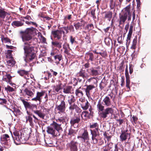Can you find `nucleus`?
Wrapping results in <instances>:
<instances>
[{
	"label": "nucleus",
	"mask_w": 151,
	"mask_h": 151,
	"mask_svg": "<svg viewBox=\"0 0 151 151\" xmlns=\"http://www.w3.org/2000/svg\"><path fill=\"white\" fill-rule=\"evenodd\" d=\"M33 112L36 114L38 116L42 119H44V118L46 115L45 111L42 110H32Z\"/></svg>",
	"instance_id": "nucleus-27"
},
{
	"label": "nucleus",
	"mask_w": 151,
	"mask_h": 151,
	"mask_svg": "<svg viewBox=\"0 0 151 151\" xmlns=\"http://www.w3.org/2000/svg\"><path fill=\"white\" fill-rule=\"evenodd\" d=\"M131 119H132L133 122L135 124H136L137 123V120H138L137 117L134 115L131 118Z\"/></svg>",
	"instance_id": "nucleus-63"
},
{
	"label": "nucleus",
	"mask_w": 151,
	"mask_h": 151,
	"mask_svg": "<svg viewBox=\"0 0 151 151\" xmlns=\"http://www.w3.org/2000/svg\"><path fill=\"white\" fill-rule=\"evenodd\" d=\"M19 99L22 102L25 108L27 110V113L29 115L28 116L26 117V121H29L30 125H33V119L31 116H32L33 115L28 110V109L33 110L35 107H37V106L35 104H32L30 102L25 101L22 97H20Z\"/></svg>",
	"instance_id": "nucleus-3"
},
{
	"label": "nucleus",
	"mask_w": 151,
	"mask_h": 151,
	"mask_svg": "<svg viewBox=\"0 0 151 151\" xmlns=\"http://www.w3.org/2000/svg\"><path fill=\"white\" fill-rule=\"evenodd\" d=\"M102 14L104 19H107L110 21L112 17L113 13L112 12L110 11H105L103 12Z\"/></svg>",
	"instance_id": "nucleus-21"
},
{
	"label": "nucleus",
	"mask_w": 151,
	"mask_h": 151,
	"mask_svg": "<svg viewBox=\"0 0 151 151\" xmlns=\"http://www.w3.org/2000/svg\"><path fill=\"white\" fill-rule=\"evenodd\" d=\"M12 78V77L9 74H6L5 75L3 78V81H6V82H10Z\"/></svg>",
	"instance_id": "nucleus-41"
},
{
	"label": "nucleus",
	"mask_w": 151,
	"mask_h": 151,
	"mask_svg": "<svg viewBox=\"0 0 151 151\" xmlns=\"http://www.w3.org/2000/svg\"><path fill=\"white\" fill-rule=\"evenodd\" d=\"M81 116L82 119L85 120H87L90 119L91 116L89 114L88 111H85L81 112Z\"/></svg>",
	"instance_id": "nucleus-29"
},
{
	"label": "nucleus",
	"mask_w": 151,
	"mask_h": 151,
	"mask_svg": "<svg viewBox=\"0 0 151 151\" xmlns=\"http://www.w3.org/2000/svg\"><path fill=\"white\" fill-rule=\"evenodd\" d=\"M21 93H22V95L25 97H26L27 96L32 97L34 94L30 89L27 88H25L23 90V92H22V91H21Z\"/></svg>",
	"instance_id": "nucleus-20"
},
{
	"label": "nucleus",
	"mask_w": 151,
	"mask_h": 151,
	"mask_svg": "<svg viewBox=\"0 0 151 151\" xmlns=\"http://www.w3.org/2000/svg\"><path fill=\"white\" fill-rule=\"evenodd\" d=\"M63 48L64 50V53L68 55H69L70 53L69 52L70 49L69 44L67 43H65L63 45Z\"/></svg>",
	"instance_id": "nucleus-34"
},
{
	"label": "nucleus",
	"mask_w": 151,
	"mask_h": 151,
	"mask_svg": "<svg viewBox=\"0 0 151 151\" xmlns=\"http://www.w3.org/2000/svg\"><path fill=\"white\" fill-rule=\"evenodd\" d=\"M86 23V22L84 20L81 19L74 22L73 25L76 30H81L85 26Z\"/></svg>",
	"instance_id": "nucleus-13"
},
{
	"label": "nucleus",
	"mask_w": 151,
	"mask_h": 151,
	"mask_svg": "<svg viewBox=\"0 0 151 151\" xmlns=\"http://www.w3.org/2000/svg\"><path fill=\"white\" fill-rule=\"evenodd\" d=\"M15 63V61L13 59L7 61L6 65L10 67H12Z\"/></svg>",
	"instance_id": "nucleus-47"
},
{
	"label": "nucleus",
	"mask_w": 151,
	"mask_h": 151,
	"mask_svg": "<svg viewBox=\"0 0 151 151\" xmlns=\"http://www.w3.org/2000/svg\"><path fill=\"white\" fill-rule=\"evenodd\" d=\"M127 17L122 14H119V18L118 22L119 25H124L127 19Z\"/></svg>",
	"instance_id": "nucleus-24"
},
{
	"label": "nucleus",
	"mask_w": 151,
	"mask_h": 151,
	"mask_svg": "<svg viewBox=\"0 0 151 151\" xmlns=\"http://www.w3.org/2000/svg\"><path fill=\"white\" fill-rule=\"evenodd\" d=\"M113 95V93L111 92L110 94L108 95V96L110 97V98L108 96H106L104 99L103 101L105 105L106 106H109L111 105V99L114 98V97Z\"/></svg>",
	"instance_id": "nucleus-14"
},
{
	"label": "nucleus",
	"mask_w": 151,
	"mask_h": 151,
	"mask_svg": "<svg viewBox=\"0 0 151 151\" xmlns=\"http://www.w3.org/2000/svg\"><path fill=\"white\" fill-rule=\"evenodd\" d=\"M95 55L92 52H88L85 55V59L88 62L89 61H93L94 60Z\"/></svg>",
	"instance_id": "nucleus-18"
},
{
	"label": "nucleus",
	"mask_w": 151,
	"mask_h": 151,
	"mask_svg": "<svg viewBox=\"0 0 151 151\" xmlns=\"http://www.w3.org/2000/svg\"><path fill=\"white\" fill-rule=\"evenodd\" d=\"M78 139H81L84 142L89 139L88 132L87 129H81L78 132V135L77 136Z\"/></svg>",
	"instance_id": "nucleus-5"
},
{
	"label": "nucleus",
	"mask_w": 151,
	"mask_h": 151,
	"mask_svg": "<svg viewBox=\"0 0 151 151\" xmlns=\"http://www.w3.org/2000/svg\"><path fill=\"white\" fill-rule=\"evenodd\" d=\"M7 101L6 99L0 98V104L3 105L7 104Z\"/></svg>",
	"instance_id": "nucleus-58"
},
{
	"label": "nucleus",
	"mask_w": 151,
	"mask_h": 151,
	"mask_svg": "<svg viewBox=\"0 0 151 151\" xmlns=\"http://www.w3.org/2000/svg\"><path fill=\"white\" fill-rule=\"evenodd\" d=\"M115 6V2L113 0H110L109 6L111 9H113Z\"/></svg>",
	"instance_id": "nucleus-53"
},
{
	"label": "nucleus",
	"mask_w": 151,
	"mask_h": 151,
	"mask_svg": "<svg viewBox=\"0 0 151 151\" xmlns=\"http://www.w3.org/2000/svg\"><path fill=\"white\" fill-rule=\"evenodd\" d=\"M117 70L119 73L124 71V62H122L119 64V66L117 67Z\"/></svg>",
	"instance_id": "nucleus-42"
},
{
	"label": "nucleus",
	"mask_w": 151,
	"mask_h": 151,
	"mask_svg": "<svg viewBox=\"0 0 151 151\" xmlns=\"http://www.w3.org/2000/svg\"><path fill=\"white\" fill-rule=\"evenodd\" d=\"M52 44L54 47H57L59 49L62 47V43L57 41L52 42Z\"/></svg>",
	"instance_id": "nucleus-40"
},
{
	"label": "nucleus",
	"mask_w": 151,
	"mask_h": 151,
	"mask_svg": "<svg viewBox=\"0 0 151 151\" xmlns=\"http://www.w3.org/2000/svg\"><path fill=\"white\" fill-rule=\"evenodd\" d=\"M83 89V88H82L81 87H80L79 88H77L75 91L76 96L78 97H83L84 95L82 91Z\"/></svg>",
	"instance_id": "nucleus-33"
},
{
	"label": "nucleus",
	"mask_w": 151,
	"mask_h": 151,
	"mask_svg": "<svg viewBox=\"0 0 151 151\" xmlns=\"http://www.w3.org/2000/svg\"><path fill=\"white\" fill-rule=\"evenodd\" d=\"M89 128L91 129L90 130L91 134L92 135L99 133V125L97 122L90 124L89 125Z\"/></svg>",
	"instance_id": "nucleus-11"
},
{
	"label": "nucleus",
	"mask_w": 151,
	"mask_h": 151,
	"mask_svg": "<svg viewBox=\"0 0 151 151\" xmlns=\"http://www.w3.org/2000/svg\"><path fill=\"white\" fill-rule=\"evenodd\" d=\"M25 23L28 24L29 25H30L31 24H32L33 25L35 26V27H38V24L36 22H33L32 21H26L25 22Z\"/></svg>",
	"instance_id": "nucleus-52"
},
{
	"label": "nucleus",
	"mask_w": 151,
	"mask_h": 151,
	"mask_svg": "<svg viewBox=\"0 0 151 151\" xmlns=\"http://www.w3.org/2000/svg\"><path fill=\"white\" fill-rule=\"evenodd\" d=\"M62 84L61 82H59L58 84L56 85H54L53 86V91L56 94L60 92V90L62 89Z\"/></svg>",
	"instance_id": "nucleus-26"
},
{
	"label": "nucleus",
	"mask_w": 151,
	"mask_h": 151,
	"mask_svg": "<svg viewBox=\"0 0 151 151\" xmlns=\"http://www.w3.org/2000/svg\"><path fill=\"white\" fill-rule=\"evenodd\" d=\"M104 136L107 139V140L108 142L111 140V139L112 137L111 136H109V134L106 132H104Z\"/></svg>",
	"instance_id": "nucleus-54"
},
{
	"label": "nucleus",
	"mask_w": 151,
	"mask_h": 151,
	"mask_svg": "<svg viewBox=\"0 0 151 151\" xmlns=\"http://www.w3.org/2000/svg\"><path fill=\"white\" fill-rule=\"evenodd\" d=\"M91 139L92 143L94 144L98 143V145L101 146L104 144L103 139L100 136L99 133L92 135Z\"/></svg>",
	"instance_id": "nucleus-8"
},
{
	"label": "nucleus",
	"mask_w": 151,
	"mask_h": 151,
	"mask_svg": "<svg viewBox=\"0 0 151 151\" xmlns=\"http://www.w3.org/2000/svg\"><path fill=\"white\" fill-rule=\"evenodd\" d=\"M70 41L71 44L73 45L74 43L77 44V42L76 41V38L72 36H70Z\"/></svg>",
	"instance_id": "nucleus-56"
},
{
	"label": "nucleus",
	"mask_w": 151,
	"mask_h": 151,
	"mask_svg": "<svg viewBox=\"0 0 151 151\" xmlns=\"http://www.w3.org/2000/svg\"><path fill=\"white\" fill-rule=\"evenodd\" d=\"M99 54L104 58H106L107 56V52L106 51H104L103 52H99Z\"/></svg>",
	"instance_id": "nucleus-60"
},
{
	"label": "nucleus",
	"mask_w": 151,
	"mask_h": 151,
	"mask_svg": "<svg viewBox=\"0 0 151 151\" xmlns=\"http://www.w3.org/2000/svg\"><path fill=\"white\" fill-rule=\"evenodd\" d=\"M125 75L126 78V87L128 89V91H130V77L128 70V66L127 65L125 70Z\"/></svg>",
	"instance_id": "nucleus-15"
},
{
	"label": "nucleus",
	"mask_w": 151,
	"mask_h": 151,
	"mask_svg": "<svg viewBox=\"0 0 151 151\" xmlns=\"http://www.w3.org/2000/svg\"><path fill=\"white\" fill-rule=\"evenodd\" d=\"M80 105L81 108L83 110H86L89 108L90 104L88 101H87L85 103L80 104Z\"/></svg>",
	"instance_id": "nucleus-39"
},
{
	"label": "nucleus",
	"mask_w": 151,
	"mask_h": 151,
	"mask_svg": "<svg viewBox=\"0 0 151 151\" xmlns=\"http://www.w3.org/2000/svg\"><path fill=\"white\" fill-rule=\"evenodd\" d=\"M106 84L102 81L99 84L100 89L101 90L106 86Z\"/></svg>",
	"instance_id": "nucleus-57"
},
{
	"label": "nucleus",
	"mask_w": 151,
	"mask_h": 151,
	"mask_svg": "<svg viewBox=\"0 0 151 151\" xmlns=\"http://www.w3.org/2000/svg\"><path fill=\"white\" fill-rule=\"evenodd\" d=\"M78 142L74 140H72L67 144V146L69 147L70 151H78Z\"/></svg>",
	"instance_id": "nucleus-12"
},
{
	"label": "nucleus",
	"mask_w": 151,
	"mask_h": 151,
	"mask_svg": "<svg viewBox=\"0 0 151 151\" xmlns=\"http://www.w3.org/2000/svg\"><path fill=\"white\" fill-rule=\"evenodd\" d=\"M79 101L81 102L80 104L85 103L86 101H88L86 100L83 97H82L79 99Z\"/></svg>",
	"instance_id": "nucleus-64"
},
{
	"label": "nucleus",
	"mask_w": 151,
	"mask_h": 151,
	"mask_svg": "<svg viewBox=\"0 0 151 151\" xmlns=\"http://www.w3.org/2000/svg\"><path fill=\"white\" fill-rule=\"evenodd\" d=\"M97 108L100 117L103 119H106L108 115L111 114L110 119L112 117L113 113V109L111 108L107 107L104 109V106L101 102V100H99L97 105Z\"/></svg>",
	"instance_id": "nucleus-2"
},
{
	"label": "nucleus",
	"mask_w": 151,
	"mask_h": 151,
	"mask_svg": "<svg viewBox=\"0 0 151 151\" xmlns=\"http://www.w3.org/2000/svg\"><path fill=\"white\" fill-rule=\"evenodd\" d=\"M5 90L7 92H10L14 91V89L10 86L8 85L7 87L5 88Z\"/></svg>",
	"instance_id": "nucleus-51"
},
{
	"label": "nucleus",
	"mask_w": 151,
	"mask_h": 151,
	"mask_svg": "<svg viewBox=\"0 0 151 151\" xmlns=\"http://www.w3.org/2000/svg\"><path fill=\"white\" fill-rule=\"evenodd\" d=\"M72 88V86H68L63 89V92L66 94L71 93V89Z\"/></svg>",
	"instance_id": "nucleus-38"
},
{
	"label": "nucleus",
	"mask_w": 151,
	"mask_h": 151,
	"mask_svg": "<svg viewBox=\"0 0 151 151\" xmlns=\"http://www.w3.org/2000/svg\"><path fill=\"white\" fill-rule=\"evenodd\" d=\"M81 121V116L80 115L78 116L75 115L74 117L71 118L70 123L71 127L74 128L77 127L79 123Z\"/></svg>",
	"instance_id": "nucleus-10"
},
{
	"label": "nucleus",
	"mask_w": 151,
	"mask_h": 151,
	"mask_svg": "<svg viewBox=\"0 0 151 151\" xmlns=\"http://www.w3.org/2000/svg\"><path fill=\"white\" fill-rule=\"evenodd\" d=\"M66 116H63L58 118L57 119H56V121L57 122H62L64 124L65 123L66 124V122H65V119L66 118Z\"/></svg>",
	"instance_id": "nucleus-49"
},
{
	"label": "nucleus",
	"mask_w": 151,
	"mask_h": 151,
	"mask_svg": "<svg viewBox=\"0 0 151 151\" xmlns=\"http://www.w3.org/2000/svg\"><path fill=\"white\" fill-rule=\"evenodd\" d=\"M85 86L86 87V88H85L86 95L88 97H89L90 96L93 90L97 86V81L94 82L93 84L86 85Z\"/></svg>",
	"instance_id": "nucleus-9"
},
{
	"label": "nucleus",
	"mask_w": 151,
	"mask_h": 151,
	"mask_svg": "<svg viewBox=\"0 0 151 151\" xmlns=\"http://www.w3.org/2000/svg\"><path fill=\"white\" fill-rule=\"evenodd\" d=\"M67 101L68 104H71V103H75L76 100L74 96L73 95H71L68 97Z\"/></svg>",
	"instance_id": "nucleus-37"
},
{
	"label": "nucleus",
	"mask_w": 151,
	"mask_h": 151,
	"mask_svg": "<svg viewBox=\"0 0 151 151\" xmlns=\"http://www.w3.org/2000/svg\"><path fill=\"white\" fill-rule=\"evenodd\" d=\"M76 134V131L72 129V128H70L69 130V132L68 135L72 137V136H74Z\"/></svg>",
	"instance_id": "nucleus-50"
},
{
	"label": "nucleus",
	"mask_w": 151,
	"mask_h": 151,
	"mask_svg": "<svg viewBox=\"0 0 151 151\" xmlns=\"http://www.w3.org/2000/svg\"><path fill=\"white\" fill-rule=\"evenodd\" d=\"M45 94V91H42L41 92H37L36 94V96L35 97L32 98V100L37 101H39L40 102L42 101V97Z\"/></svg>",
	"instance_id": "nucleus-19"
},
{
	"label": "nucleus",
	"mask_w": 151,
	"mask_h": 151,
	"mask_svg": "<svg viewBox=\"0 0 151 151\" xmlns=\"http://www.w3.org/2000/svg\"><path fill=\"white\" fill-rule=\"evenodd\" d=\"M137 36L136 35L134 38L133 39L132 45L131 47V49L135 50L136 47V45L137 42Z\"/></svg>",
	"instance_id": "nucleus-45"
},
{
	"label": "nucleus",
	"mask_w": 151,
	"mask_h": 151,
	"mask_svg": "<svg viewBox=\"0 0 151 151\" xmlns=\"http://www.w3.org/2000/svg\"><path fill=\"white\" fill-rule=\"evenodd\" d=\"M54 58L55 61V63L57 65H58L60 64V61L63 59L62 55L60 54L56 55L54 56Z\"/></svg>",
	"instance_id": "nucleus-35"
},
{
	"label": "nucleus",
	"mask_w": 151,
	"mask_h": 151,
	"mask_svg": "<svg viewBox=\"0 0 151 151\" xmlns=\"http://www.w3.org/2000/svg\"><path fill=\"white\" fill-rule=\"evenodd\" d=\"M51 35L55 39L57 40L60 39L62 37L59 29L52 30L51 31Z\"/></svg>",
	"instance_id": "nucleus-23"
},
{
	"label": "nucleus",
	"mask_w": 151,
	"mask_h": 151,
	"mask_svg": "<svg viewBox=\"0 0 151 151\" xmlns=\"http://www.w3.org/2000/svg\"><path fill=\"white\" fill-rule=\"evenodd\" d=\"M60 33L61 35L63 34V37H65L66 34H68L69 31H68V26L60 28L59 29Z\"/></svg>",
	"instance_id": "nucleus-32"
},
{
	"label": "nucleus",
	"mask_w": 151,
	"mask_h": 151,
	"mask_svg": "<svg viewBox=\"0 0 151 151\" xmlns=\"http://www.w3.org/2000/svg\"><path fill=\"white\" fill-rule=\"evenodd\" d=\"M13 51L12 50H7L6 54L8 55L9 58H13V57L12 55V53Z\"/></svg>",
	"instance_id": "nucleus-59"
},
{
	"label": "nucleus",
	"mask_w": 151,
	"mask_h": 151,
	"mask_svg": "<svg viewBox=\"0 0 151 151\" xmlns=\"http://www.w3.org/2000/svg\"><path fill=\"white\" fill-rule=\"evenodd\" d=\"M50 126L55 129L59 133L63 131L61 124H58L56 122L53 121L52 123L50 124Z\"/></svg>",
	"instance_id": "nucleus-25"
},
{
	"label": "nucleus",
	"mask_w": 151,
	"mask_h": 151,
	"mask_svg": "<svg viewBox=\"0 0 151 151\" xmlns=\"http://www.w3.org/2000/svg\"><path fill=\"white\" fill-rule=\"evenodd\" d=\"M24 23L20 21H15L12 22V26H15L17 27H21L23 26Z\"/></svg>",
	"instance_id": "nucleus-36"
},
{
	"label": "nucleus",
	"mask_w": 151,
	"mask_h": 151,
	"mask_svg": "<svg viewBox=\"0 0 151 151\" xmlns=\"http://www.w3.org/2000/svg\"><path fill=\"white\" fill-rule=\"evenodd\" d=\"M128 132L127 129L126 130H122L121 134L120 136L121 141L123 142L127 139L128 135H130V134Z\"/></svg>",
	"instance_id": "nucleus-22"
},
{
	"label": "nucleus",
	"mask_w": 151,
	"mask_h": 151,
	"mask_svg": "<svg viewBox=\"0 0 151 151\" xmlns=\"http://www.w3.org/2000/svg\"><path fill=\"white\" fill-rule=\"evenodd\" d=\"M33 117L34 118V121L35 124L39 123L40 122V120L37 118L35 115H33Z\"/></svg>",
	"instance_id": "nucleus-62"
},
{
	"label": "nucleus",
	"mask_w": 151,
	"mask_h": 151,
	"mask_svg": "<svg viewBox=\"0 0 151 151\" xmlns=\"http://www.w3.org/2000/svg\"><path fill=\"white\" fill-rule=\"evenodd\" d=\"M94 28L93 25L92 24H89L86 25L85 27V29L87 30L88 32H90L91 30L93 29Z\"/></svg>",
	"instance_id": "nucleus-46"
},
{
	"label": "nucleus",
	"mask_w": 151,
	"mask_h": 151,
	"mask_svg": "<svg viewBox=\"0 0 151 151\" xmlns=\"http://www.w3.org/2000/svg\"><path fill=\"white\" fill-rule=\"evenodd\" d=\"M91 71L90 74L92 76H96L99 74L98 71L95 69L93 68H92L90 69Z\"/></svg>",
	"instance_id": "nucleus-44"
},
{
	"label": "nucleus",
	"mask_w": 151,
	"mask_h": 151,
	"mask_svg": "<svg viewBox=\"0 0 151 151\" xmlns=\"http://www.w3.org/2000/svg\"><path fill=\"white\" fill-rule=\"evenodd\" d=\"M68 104L70 105L69 109L70 111H73L74 109H76V107H77V105L75 103Z\"/></svg>",
	"instance_id": "nucleus-48"
},
{
	"label": "nucleus",
	"mask_w": 151,
	"mask_h": 151,
	"mask_svg": "<svg viewBox=\"0 0 151 151\" xmlns=\"http://www.w3.org/2000/svg\"><path fill=\"white\" fill-rule=\"evenodd\" d=\"M133 26L131 24L130 26L129 32L127 35V44L129 45L130 44L131 40V38L132 37V34L133 32Z\"/></svg>",
	"instance_id": "nucleus-28"
},
{
	"label": "nucleus",
	"mask_w": 151,
	"mask_h": 151,
	"mask_svg": "<svg viewBox=\"0 0 151 151\" xmlns=\"http://www.w3.org/2000/svg\"><path fill=\"white\" fill-rule=\"evenodd\" d=\"M89 70L88 69L86 70L82 68L76 73V76L79 82H81L82 81V80L81 78H82L85 80V79H86L89 77V74L87 73L88 72Z\"/></svg>",
	"instance_id": "nucleus-4"
},
{
	"label": "nucleus",
	"mask_w": 151,
	"mask_h": 151,
	"mask_svg": "<svg viewBox=\"0 0 151 151\" xmlns=\"http://www.w3.org/2000/svg\"><path fill=\"white\" fill-rule=\"evenodd\" d=\"M104 42L107 45H109L111 42V40L109 37H106L104 39Z\"/></svg>",
	"instance_id": "nucleus-55"
},
{
	"label": "nucleus",
	"mask_w": 151,
	"mask_h": 151,
	"mask_svg": "<svg viewBox=\"0 0 151 151\" xmlns=\"http://www.w3.org/2000/svg\"><path fill=\"white\" fill-rule=\"evenodd\" d=\"M66 107L65 102L64 100H62L60 104L56 105L55 110L57 114H63L65 113Z\"/></svg>",
	"instance_id": "nucleus-6"
},
{
	"label": "nucleus",
	"mask_w": 151,
	"mask_h": 151,
	"mask_svg": "<svg viewBox=\"0 0 151 151\" xmlns=\"http://www.w3.org/2000/svg\"><path fill=\"white\" fill-rule=\"evenodd\" d=\"M17 72L19 75L23 77L25 79H29V71H27L24 69H19L17 71Z\"/></svg>",
	"instance_id": "nucleus-16"
},
{
	"label": "nucleus",
	"mask_w": 151,
	"mask_h": 151,
	"mask_svg": "<svg viewBox=\"0 0 151 151\" xmlns=\"http://www.w3.org/2000/svg\"><path fill=\"white\" fill-rule=\"evenodd\" d=\"M110 144V143L108 142L106 145L103 147L102 148L103 151H112V150H111L112 147Z\"/></svg>",
	"instance_id": "nucleus-43"
},
{
	"label": "nucleus",
	"mask_w": 151,
	"mask_h": 151,
	"mask_svg": "<svg viewBox=\"0 0 151 151\" xmlns=\"http://www.w3.org/2000/svg\"><path fill=\"white\" fill-rule=\"evenodd\" d=\"M10 14L9 13L6 11L4 9L0 6V18L4 19L7 15Z\"/></svg>",
	"instance_id": "nucleus-31"
},
{
	"label": "nucleus",
	"mask_w": 151,
	"mask_h": 151,
	"mask_svg": "<svg viewBox=\"0 0 151 151\" xmlns=\"http://www.w3.org/2000/svg\"><path fill=\"white\" fill-rule=\"evenodd\" d=\"M38 30L33 27L27 28L24 30H21L19 32V35L22 38V41L24 42L23 49L24 50L25 56L24 60L27 62L33 60L36 56V52L34 47L32 46L33 45L34 40H32V36L37 35Z\"/></svg>",
	"instance_id": "nucleus-1"
},
{
	"label": "nucleus",
	"mask_w": 151,
	"mask_h": 151,
	"mask_svg": "<svg viewBox=\"0 0 151 151\" xmlns=\"http://www.w3.org/2000/svg\"><path fill=\"white\" fill-rule=\"evenodd\" d=\"M96 9H93L91 10V17H93V19H96V17L95 15V12Z\"/></svg>",
	"instance_id": "nucleus-61"
},
{
	"label": "nucleus",
	"mask_w": 151,
	"mask_h": 151,
	"mask_svg": "<svg viewBox=\"0 0 151 151\" xmlns=\"http://www.w3.org/2000/svg\"><path fill=\"white\" fill-rule=\"evenodd\" d=\"M1 143L4 145L6 148L10 146V137L7 134H4L1 135L0 138Z\"/></svg>",
	"instance_id": "nucleus-7"
},
{
	"label": "nucleus",
	"mask_w": 151,
	"mask_h": 151,
	"mask_svg": "<svg viewBox=\"0 0 151 151\" xmlns=\"http://www.w3.org/2000/svg\"><path fill=\"white\" fill-rule=\"evenodd\" d=\"M47 132L49 134H51L52 137H55L60 135L59 132L54 129L51 126H48L47 127Z\"/></svg>",
	"instance_id": "nucleus-17"
},
{
	"label": "nucleus",
	"mask_w": 151,
	"mask_h": 151,
	"mask_svg": "<svg viewBox=\"0 0 151 151\" xmlns=\"http://www.w3.org/2000/svg\"><path fill=\"white\" fill-rule=\"evenodd\" d=\"M130 5L129 4L124 8L122 10V14L128 17V15L131 14L130 12Z\"/></svg>",
	"instance_id": "nucleus-30"
}]
</instances>
